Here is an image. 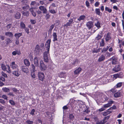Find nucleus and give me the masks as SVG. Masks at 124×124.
I'll list each match as a JSON object with an SVG mask.
<instances>
[{
    "mask_svg": "<svg viewBox=\"0 0 124 124\" xmlns=\"http://www.w3.org/2000/svg\"><path fill=\"white\" fill-rule=\"evenodd\" d=\"M47 51H45L43 53V60L44 62L48 63L50 59V54H49V50H46Z\"/></svg>",
    "mask_w": 124,
    "mask_h": 124,
    "instance_id": "f257e3e1",
    "label": "nucleus"
},
{
    "mask_svg": "<svg viewBox=\"0 0 124 124\" xmlns=\"http://www.w3.org/2000/svg\"><path fill=\"white\" fill-rule=\"evenodd\" d=\"M39 8L40 10H38L36 11L37 12L38 14H40L42 13V12L43 14H47V11L46 8L44 6H39Z\"/></svg>",
    "mask_w": 124,
    "mask_h": 124,
    "instance_id": "f03ea898",
    "label": "nucleus"
},
{
    "mask_svg": "<svg viewBox=\"0 0 124 124\" xmlns=\"http://www.w3.org/2000/svg\"><path fill=\"white\" fill-rule=\"evenodd\" d=\"M40 69L42 70H45L46 69V67L44 64L43 61H41L40 62L39 66Z\"/></svg>",
    "mask_w": 124,
    "mask_h": 124,
    "instance_id": "7ed1b4c3",
    "label": "nucleus"
},
{
    "mask_svg": "<svg viewBox=\"0 0 124 124\" xmlns=\"http://www.w3.org/2000/svg\"><path fill=\"white\" fill-rule=\"evenodd\" d=\"M111 33L109 32H108L107 34L104 35V36L105 37V39L106 41H108L111 39Z\"/></svg>",
    "mask_w": 124,
    "mask_h": 124,
    "instance_id": "20e7f679",
    "label": "nucleus"
},
{
    "mask_svg": "<svg viewBox=\"0 0 124 124\" xmlns=\"http://www.w3.org/2000/svg\"><path fill=\"white\" fill-rule=\"evenodd\" d=\"M38 75L39 79L41 81H43L45 77L44 73L43 72H39L38 73Z\"/></svg>",
    "mask_w": 124,
    "mask_h": 124,
    "instance_id": "39448f33",
    "label": "nucleus"
},
{
    "mask_svg": "<svg viewBox=\"0 0 124 124\" xmlns=\"http://www.w3.org/2000/svg\"><path fill=\"white\" fill-rule=\"evenodd\" d=\"M12 73L13 75L17 77L19 76L20 74V72L18 69L12 71Z\"/></svg>",
    "mask_w": 124,
    "mask_h": 124,
    "instance_id": "423d86ee",
    "label": "nucleus"
},
{
    "mask_svg": "<svg viewBox=\"0 0 124 124\" xmlns=\"http://www.w3.org/2000/svg\"><path fill=\"white\" fill-rule=\"evenodd\" d=\"M51 42V39H49L47 40L46 44V50H49L50 48V44Z\"/></svg>",
    "mask_w": 124,
    "mask_h": 124,
    "instance_id": "0eeeda50",
    "label": "nucleus"
},
{
    "mask_svg": "<svg viewBox=\"0 0 124 124\" xmlns=\"http://www.w3.org/2000/svg\"><path fill=\"white\" fill-rule=\"evenodd\" d=\"M121 68L120 66L119 65L116 66L113 69V70L115 72H117L121 70Z\"/></svg>",
    "mask_w": 124,
    "mask_h": 124,
    "instance_id": "6e6552de",
    "label": "nucleus"
},
{
    "mask_svg": "<svg viewBox=\"0 0 124 124\" xmlns=\"http://www.w3.org/2000/svg\"><path fill=\"white\" fill-rule=\"evenodd\" d=\"M39 48L40 47L39 45H37L35 47L34 51V53L36 54H38L39 53Z\"/></svg>",
    "mask_w": 124,
    "mask_h": 124,
    "instance_id": "1a4fd4ad",
    "label": "nucleus"
},
{
    "mask_svg": "<svg viewBox=\"0 0 124 124\" xmlns=\"http://www.w3.org/2000/svg\"><path fill=\"white\" fill-rule=\"evenodd\" d=\"M93 25V23L91 21H89L87 22L86 24V25L89 29H90L92 27Z\"/></svg>",
    "mask_w": 124,
    "mask_h": 124,
    "instance_id": "9d476101",
    "label": "nucleus"
},
{
    "mask_svg": "<svg viewBox=\"0 0 124 124\" xmlns=\"http://www.w3.org/2000/svg\"><path fill=\"white\" fill-rule=\"evenodd\" d=\"M105 56L103 55H101L99 58L98 61L99 62L104 61L105 59Z\"/></svg>",
    "mask_w": 124,
    "mask_h": 124,
    "instance_id": "9b49d317",
    "label": "nucleus"
},
{
    "mask_svg": "<svg viewBox=\"0 0 124 124\" xmlns=\"http://www.w3.org/2000/svg\"><path fill=\"white\" fill-rule=\"evenodd\" d=\"M11 68L13 69H16L17 67V65L15 64L14 62H12L10 65Z\"/></svg>",
    "mask_w": 124,
    "mask_h": 124,
    "instance_id": "f8f14e48",
    "label": "nucleus"
},
{
    "mask_svg": "<svg viewBox=\"0 0 124 124\" xmlns=\"http://www.w3.org/2000/svg\"><path fill=\"white\" fill-rule=\"evenodd\" d=\"M52 36L53 38V42H55L57 40V35L56 32H53Z\"/></svg>",
    "mask_w": 124,
    "mask_h": 124,
    "instance_id": "ddd939ff",
    "label": "nucleus"
},
{
    "mask_svg": "<svg viewBox=\"0 0 124 124\" xmlns=\"http://www.w3.org/2000/svg\"><path fill=\"white\" fill-rule=\"evenodd\" d=\"M21 70L25 73H27L28 72V69L26 67L24 66H22L21 68Z\"/></svg>",
    "mask_w": 124,
    "mask_h": 124,
    "instance_id": "4468645a",
    "label": "nucleus"
},
{
    "mask_svg": "<svg viewBox=\"0 0 124 124\" xmlns=\"http://www.w3.org/2000/svg\"><path fill=\"white\" fill-rule=\"evenodd\" d=\"M34 64L36 67L38 66L39 65L38 64V58L37 57H34Z\"/></svg>",
    "mask_w": 124,
    "mask_h": 124,
    "instance_id": "2eb2a0df",
    "label": "nucleus"
},
{
    "mask_svg": "<svg viewBox=\"0 0 124 124\" xmlns=\"http://www.w3.org/2000/svg\"><path fill=\"white\" fill-rule=\"evenodd\" d=\"M121 93L119 92H118L114 94V96L115 98H118L121 97Z\"/></svg>",
    "mask_w": 124,
    "mask_h": 124,
    "instance_id": "dca6fc26",
    "label": "nucleus"
},
{
    "mask_svg": "<svg viewBox=\"0 0 124 124\" xmlns=\"http://www.w3.org/2000/svg\"><path fill=\"white\" fill-rule=\"evenodd\" d=\"M54 24H52L49 27V29L48 31V34H51L52 30L54 26Z\"/></svg>",
    "mask_w": 124,
    "mask_h": 124,
    "instance_id": "f3484780",
    "label": "nucleus"
},
{
    "mask_svg": "<svg viewBox=\"0 0 124 124\" xmlns=\"http://www.w3.org/2000/svg\"><path fill=\"white\" fill-rule=\"evenodd\" d=\"M81 68L80 67H79L74 71V73L75 74H78L80 72L81 70Z\"/></svg>",
    "mask_w": 124,
    "mask_h": 124,
    "instance_id": "a211bd4d",
    "label": "nucleus"
},
{
    "mask_svg": "<svg viewBox=\"0 0 124 124\" xmlns=\"http://www.w3.org/2000/svg\"><path fill=\"white\" fill-rule=\"evenodd\" d=\"M24 62L25 65L27 66H29L30 65V62L27 59H24Z\"/></svg>",
    "mask_w": 124,
    "mask_h": 124,
    "instance_id": "6ab92c4d",
    "label": "nucleus"
},
{
    "mask_svg": "<svg viewBox=\"0 0 124 124\" xmlns=\"http://www.w3.org/2000/svg\"><path fill=\"white\" fill-rule=\"evenodd\" d=\"M22 33H16L15 34L14 36L16 37V39H18L22 35Z\"/></svg>",
    "mask_w": 124,
    "mask_h": 124,
    "instance_id": "aec40b11",
    "label": "nucleus"
},
{
    "mask_svg": "<svg viewBox=\"0 0 124 124\" xmlns=\"http://www.w3.org/2000/svg\"><path fill=\"white\" fill-rule=\"evenodd\" d=\"M5 35L6 36L9 37H12L13 36V34L11 32H6L5 33Z\"/></svg>",
    "mask_w": 124,
    "mask_h": 124,
    "instance_id": "412c9836",
    "label": "nucleus"
},
{
    "mask_svg": "<svg viewBox=\"0 0 124 124\" xmlns=\"http://www.w3.org/2000/svg\"><path fill=\"white\" fill-rule=\"evenodd\" d=\"M102 35L98 34L95 37V39L96 40H98L100 39L102 37Z\"/></svg>",
    "mask_w": 124,
    "mask_h": 124,
    "instance_id": "4be33fe9",
    "label": "nucleus"
},
{
    "mask_svg": "<svg viewBox=\"0 0 124 124\" xmlns=\"http://www.w3.org/2000/svg\"><path fill=\"white\" fill-rule=\"evenodd\" d=\"M15 17L17 19H19L21 17V14L18 12H17L15 15Z\"/></svg>",
    "mask_w": 124,
    "mask_h": 124,
    "instance_id": "5701e85b",
    "label": "nucleus"
},
{
    "mask_svg": "<svg viewBox=\"0 0 124 124\" xmlns=\"http://www.w3.org/2000/svg\"><path fill=\"white\" fill-rule=\"evenodd\" d=\"M86 18V16L84 15H82L80 16L79 18L78 19V20L79 21L81 20H84Z\"/></svg>",
    "mask_w": 124,
    "mask_h": 124,
    "instance_id": "b1692460",
    "label": "nucleus"
},
{
    "mask_svg": "<svg viewBox=\"0 0 124 124\" xmlns=\"http://www.w3.org/2000/svg\"><path fill=\"white\" fill-rule=\"evenodd\" d=\"M66 76V74L64 73L61 72L59 74V76L60 78H64Z\"/></svg>",
    "mask_w": 124,
    "mask_h": 124,
    "instance_id": "393cba45",
    "label": "nucleus"
},
{
    "mask_svg": "<svg viewBox=\"0 0 124 124\" xmlns=\"http://www.w3.org/2000/svg\"><path fill=\"white\" fill-rule=\"evenodd\" d=\"M105 44L104 40L103 39H102L100 42V46H103L105 45Z\"/></svg>",
    "mask_w": 124,
    "mask_h": 124,
    "instance_id": "a878e982",
    "label": "nucleus"
},
{
    "mask_svg": "<svg viewBox=\"0 0 124 124\" xmlns=\"http://www.w3.org/2000/svg\"><path fill=\"white\" fill-rule=\"evenodd\" d=\"M123 84V83L122 82H119L117 84L116 86H115V87L116 88L120 87L122 86Z\"/></svg>",
    "mask_w": 124,
    "mask_h": 124,
    "instance_id": "bb28decb",
    "label": "nucleus"
},
{
    "mask_svg": "<svg viewBox=\"0 0 124 124\" xmlns=\"http://www.w3.org/2000/svg\"><path fill=\"white\" fill-rule=\"evenodd\" d=\"M1 67L2 69L4 71L6 70V68L5 65L3 64H1Z\"/></svg>",
    "mask_w": 124,
    "mask_h": 124,
    "instance_id": "cd10ccee",
    "label": "nucleus"
},
{
    "mask_svg": "<svg viewBox=\"0 0 124 124\" xmlns=\"http://www.w3.org/2000/svg\"><path fill=\"white\" fill-rule=\"evenodd\" d=\"M22 13L23 15L24 16H28L29 15V12L28 11L24 12V11H23L22 12Z\"/></svg>",
    "mask_w": 124,
    "mask_h": 124,
    "instance_id": "c85d7f7f",
    "label": "nucleus"
},
{
    "mask_svg": "<svg viewBox=\"0 0 124 124\" xmlns=\"http://www.w3.org/2000/svg\"><path fill=\"white\" fill-rule=\"evenodd\" d=\"M2 89L3 91L5 92H9L10 91V90L9 88L5 87H3Z\"/></svg>",
    "mask_w": 124,
    "mask_h": 124,
    "instance_id": "c756f323",
    "label": "nucleus"
},
{
    "mask_svg": "<svg viewBox=\"0 0 124 124\" xmlns=\"http://www.w3.org/2000/svg\"><path fill=\"white\" fill-rule=\"evenodd\" d=\"M95 11L96 14L99 15H100L101 12L99 8H96L95 9Z\"/></svg>",
    "mask_w": 124,
    "mask_h": 124,
    "instance_id": "7c9ffc66",
    "label": "nucleus"
},
{
    "mask_svg": "<svg viewBox=\"0 0 124 124\" xmlns=\"http://www.w3.org/2000/svg\"><path fill=\"white\" fill-rule=\"evenodd\" d=\"M7 66L6 71L8 72L9 73L11 72L10 67L8 65H7Z\"/></svg>",
    "mask_w": 124,
    "mask_h": 124,
    "instance_id": "2f4dec72",
    "label": "nucleus"
},
{
    "mask_svg": "<svg viewBox=\"0 0 124 124\" xmlns=\"http://www.w3.org/2000/svg\"><path fill=\"white\" fill-rule=\"evenodd\" d=\"M105 10L106 11L110 13L112 11V10L111 9H110L108 7H106L105 8Z\"/></svg>",
    "mask_w": 124,
    "mask_h": 124,
    "instance_id": "473e14b6",
    "label": "nucleus"
},
{
    "mask_svg": "<svg viewBox=\"0 0 124 124\" xmlns=\"http://www.w3.org/2000/svg\"><path fill=\"white\" fill-rule=\"evenodd\" d=\"M9 102L10 104L12 106H14L16 104L12 100H9Z\"/></svg>",
    "mask_w": 124,
    "mask_h": 124,
    "instance_id": "72a5a7b5",
    "label": "nucleus"
},
{
    "mask_svg": "<svg viewBox=\"0 0 124 124\" xmlns=\"http://www.w3.org/2000/svg\"><path fill=\"white\" fill-rule=\"evenodd\" d=\"M95 25L97 27L98 29H99L101 27L100 23L98 21L97 22V23H95Z\"/></svg>",
    "mask_w": 124,
    "mask_h": 124,
    "instance_id": "f704fd0d",
    "label": "nucleus"
},
{
    "mask_svg": "<svg viewBox=\"0 0 124 124\" xmlns=\"http://www.w3.org/2000/svg\"><path fill=\"white\" fill-rule=\"evenodd\" d=\"M69 118L71 120L73 121L74 119V116L72 114H70L69 115Z\"/></svg>",
    "mask_w": 124,
    "mask_h": 124,
    "instance_id": "c9c22d12",
    "label": "nucleus"
},
{
    "mask_svg": "<svg viewBox=\"0 0 124 124\" xmlns=\"http://www.w3.org/2000/svg\"><path fill=\"white\" fill-rule=\"evenodd\" d=\"M35 67L33 64H32L31 66V69L32 72H34L36 71L35 69Z\"/></svg>",
    "mask_w": 124,
    "mask_h": 124,
    "instance_id": "e433bc0d",
    "label": "nucleus"
},
{
    "mask_svg": "<svg viewBox=\"0 0 124 124\" xmlns=\"http://www.w3.org/2000/svg\"><path fill=\"white\" fill-rule=\"evenodd\" d=\"M20 26L21 28L23 29H25V24L23 22H21L20 24Z\"/></svg>",
    "mask_w": 124,
    "mask_h": 124,
    "instance_id": "4c0bfd02",
    "label": "nucleus"
},
{
    "mask_svg": "<svg viewBox=\"0 0 124 124\" xmlns=\"http://www.w3.org/2000/svg\"><path fill=\"white\" fill-rule=\"evenodd\" d=\"M27 0H23L21 1V3L23 5H26V3L27 2Z\"/></svg>",
    "mask_w": 124,
    "mask_h": 124,
    "instance_id": "58836bf2",
    "label": "nucleus"
},
{
    "mask_svg": "<svg viewBox=\"0 0 124 124\" xmlns=\"http://www.w3.org/2000/svg\"><path fill=\"white\" fill-rule=\"evenodd\" d=\"M83 111L84 114H88L90 112V111L89 110V109L88 108L84 111L83 110Z\"/></svg>",
    "mask_w": 124,
    "mask_h": 124,
    "instance_id": "ea45409f",
    "label": "nucleus"
},
{
    "mask_svg": "<svg viewBox=\"0 0 124 124\" xmlns=\"http://www.w3.org/2000/svg\"><path fill=\"white\" fill-rule=\"evenodd\" d=\"M49 12L51 13L54 14L56 12L54 9H50L49 10Z\"/></svg>",
    "mask_w": 124,
    "mask_h": 124,
    "instance_id": "a19ab883",
    "label": "nucleus"
},
{
    "mask_svg": "<svg viewBox=\"0 0 124 124\" xmlns=\"http://www.w3.org/2000/svg\"><path fill=\"white\" fill-rule=\"evenodd\" d=\"M12 41L9 38H8L6 39V43L8 44L12 42Z\"/></svg>",
    "mask_w": 124,
    "mask_h": 124,
    "instance_id": "79ce46f5",
    "label": "nucleus"
},
{
    "mask_svg": "<svg viewBox=\"0 0 124 124\" xmlns=\"http://www.w3.org/2000/svg\"><path fill=\"white\" fill-rule=\"evenodd\" d=\"M78 59H76L72 63V64L74 65H77V64L78 63Z\"/></svg>",
    "mask_w": 124,
    "mask_h": 124,
    "instance_id": "37998d69",
    "label": "nucleus"
},
{
    "mask_svg": "<svg viewBox=\"0 0 124 124\" xmlns=\"http://www.w3.org/2000/svg\"><path fill=\"white\" fill-rule=\"evenodd\" d=\"M1 74L5 78H7V74L3 72L2 71L1 72Z\"/></svg>",
    "mask_w": 124,
    "mask_h": 124,
    "instance_id": "c03bdc74",
    "label": "nucleus"
},
{
    "mask_svg": "<svg viewBox=\"0 0 124 124\" xmlns=\"http://www.w3.org/2000/svg\"><path fill=\"white\" fill-rule=\"evenodd\" d=\"M114 101L112 100H110L108 101V103L109 105L111 106L112 104L114 103Z\"/></svg>",
    "mask_w": 124,
    "mask_h": 124,
    "instance_id": "a18cd8bd",
    "label": "nucleus"
},
{
    "mask_svg": "<svg viewBox=\"0 0 124 124\" xmlns=\"http://www.w3.org/2000/svg\"><path fill=\"white\" fill-rule=\"evenodd\" d=\"M103 107L104 108H105L109 107H110V106L108 104V103L104 104L103 106Z\"/></svg>",
    "mask_w": 124,
    "mask_h": 124,
    "instance_id": "49530a36",
    "label": "nucleus"
},
{
    "mask_svg": "<svg viewBox=\"0 0 124 124\" xmlns=\"http://www.w3.org/2000/svg\"><path fill=\"white\" fill-rule=\"evenodd\" d=\"M35 110L34 109H32L30 112V114L31 115L33 116L34 115V112H35Z\"/></svg>",
    "mask_w": 124,
    "mask_h": 124,
    "instance_id": "de8ad7c7",
    "label": "nucleus"
},
{
    "mask_svg": "<svg viewBox=\"0 0 124 124\" xmlns=\"http://www.w3.org/2000/svg\"><path fill=\"white\" fill-rule=\"evenodd\" d=\"M12 26V24H8L6 26L7 29V30H8L11 28V27Z\"/></svg>",
    "mask_w": 124,
    "mask_h": 124,
    "instance_id": "09e8293b",
    "label": "nucleus"
},
{
    "mask_svg": "<svg viewBox=\"0 0 124 124\" xmlns=\"http://www.w3.org/2000/svg\"><path fill=\"white\" fill-rule=\"evenodd\" d=\"M116 109V107L115 105H114L112 107L110 108H109L108 109V110L115 109Z\"/></svg>",
    "mask_w": 124,
    "mask_h": 124,
    "instance_id": "8fccbe9b",
    "label": "nucleus"
},
{
    "mask_svg": "<svg viewBox=\"0 0 124 124\" xmlns=\"http://www.w3.org/2000/svg\"><path fill=\"white\" fill-rule=\"evenodd\" d=\"M26 122L28 124H32L33 123L32 121L28 120L26 121Z\"/></svg>",
    "mask_w": 124,
    "mask_h": 124,
    "instance_id": "3c124183",
    "label": "nucleus"
},
{
    "mask_svg": "<svg viewBox=\"0 0 124 124\" xmlns=\"http://www.w3.org/2000/svg\"><path fill=\"white\" fill-rule=\"evenodd\" d=\"M108 49L106 47H104L101 50V52L103 53L106 51Z\"/></svg>",
    "mask_w": 124,
    "mask_h": 124,
    "instance_id": "603ef678",
    "label": "nucleus"
},
{
    "mask_svg": "<svg viewBox=\"0 0 124 124\" xmlns=\"http://www.w3.org/2000/svg\"><path fill=\"white\" fill-rule=\"evenodd\" d=\"M2 97L6 100H8V97L6 95L3 94L2 95Z\"/></svg>",
    "mask_w": 124,
    "mask_h": 124,
    "instance_id": "864d4df0",
    "label": "nucleus"
},
{
    "mask_svg": "<svg viewBox=\"0 0 124 124\" xmlns=\"http://www.w3.org/2000/svg\"><path fill=\"white\" fill-rule=\"evenodd\" d=\"M31 77L33 78H35V75L34 72L31 73Z\"/></svg>",
    "mask_w": 124,
    "mask_h": 124,
    "instance_id": "5fc2aeb1",
    "label": "nucleus"
},
{
    "mask_svg": "<svg viewBox=\"0 0 124 124\" xmlns=\"http://www.w3.org/2000/svg\"><path fill=\"white\" fill-rule=\"evenodd\" d=\"M56 7V5L54 3H53L50 6V7H49V8L50 9V8H51L52 7Z\"/></svg>",
    "mask_w": 124,
    "mask_h": 124,
    "instance_id": "6e6d98bb",
    "label": "nucleus"
},
{
    "mask_svg": "<svg viewBox=\"0 0 124 124\" xmlns=\"http://www.w3.org/2000/svg\"><path fill=\"white\" fill-rule=\"evenodd\" d=\"M70 24L69 22H67L66 24L64 25V27H67L68 26H70Z\"/></svg>",
    "mask_w": 124,
    "mask_h": 124,
    "instance_id": "4d7b16f0",
    "label": "nucleus"
},
{
    "mask_svg": "<svg viewBox=\"0 0 124 124\" xmlns=\"http://www.w3.org/2000/svg\"><path fill=\"white\" fill-rule=\"evenodd\" d=\"M12 90L13 92L15 93L17 92L18 91V90L15 88H13Z\"/></svg>",
    "mask_w": 124,
    "mask_h": 124,
    "instance_id": "13d9d810",
    "label": "nucleus"
},
{
    "mask_svg": "<svg viewBox=\"0 0 124 124\" xmlns=\"http://www.w3.org/2000/svg\"><path fill=\"white\" fill-rule=\"evenodd\" d=\"M18 51H13L12 52V54L13 55H16L17 54H18Z\"/></svg>",
    "mask_w": 124,
    "mask_h": 124,
    "instance_id": "bf43d9fd",
    "label": "nucleus"
},
{
    "mask_svg": "<svg viewBox=\"0 0 124 124\" xmlns=\"http://www.w3.org/2000/svg\"><path fill=\"white\" fill-rule=\"evenodd\" d=\"M100 4V3L98 1H97L95 3L94 5L95 7H98Z\"/></svg>",
    "mask_w": 124,
    "mask_h": 124,
    "instance_id": "052dcab7",
    "label": "nucleus"
},
{
    "mask_svg": "<svg viewBox=\"0 0 124 124\" xmlns=\"http://www.w3.org/2000/svg\"><path fill=\"white\" fill-rule=\"evenodd\" d=\"M0 80H1L3 82H5V79L3 77H0Z\"/></svg>",
    "mask_w": 124,
    "mask_h": 124,
    "instance_id": "680f3d73",
    "label": "nucleus"
},
{
    "mask_svg": "<svg viewBox=\"0 0 124 124\" xmlns=\"http://www.w3.org/2000/svg\"><path fill=\"white\" fill-rule=\"evenodd\" d=\"M103 98L104 99L105 101H107L108 99V98L106 95H104Z\"/></svg>",
    "mask_w": 124,
    "mask_h": 124,
    "instance_id": "e2e57ef3",
    "label": "nucleus"
},
{
    "mask_svg": "<svg viewBox=\"0 0 124 124\" xmlns=\"http://www.w3.org/2000/svg\"><path fill=\"white\" fill-rule=\"evenodd\" d=\"M46 14V19H49L50 17V16L48 13Z\"/></svg>",
    "mask_w": 124,
    "mask_h": 124,
    "instance_id": "0e129e2a",
    "label": "nucleus"
},
{
    "mask_svg": "<svg viewBox=\"0 0 124 124\" xmlns=\"http://www.w3.org/2000/svg\"><path fill=\"white\" fill-rule=\"evenodd\" d=\"M8 95H9L10 96H14V95L13 94L12 92H10L8 94Z\"/></svg>",
    "mask_w": 124,
    "mask_h": 124,
    "instance_id": "69168bd1",
    "label": "nucleus"
},
{
    "mask_svg": "<svg viewBox=\"0 0 124 124\" xmlns=\"http://www.w3.org/2000/svg\"><path fill=\"white\" fill-rule=\"evenodd\" d=\"M105 110V108H104L103 107L102 108L100 109H99V111L101 112V111H103Z\"/></svg>",
    "mask_w": 124,
    "mask_h": 124,
    "instance_id": "338daca9",
    "label": "nucleus"
},
{
    "mask_svg": "<svg viewBox=\"0 0 124 124\" xmlns=\"http://www.w3.org/2000/svg\"><path fill=\"white\" fill-rule=\"evenodd\" d=\"M30 21L32 24H34L36 23V21L35 20H31Z\"/></svg>",
    "mask_w": 124,
    "mask_h": 124,
    "instance_id": "774afa93",
    "label": "nucleus"
}]
</instances>
